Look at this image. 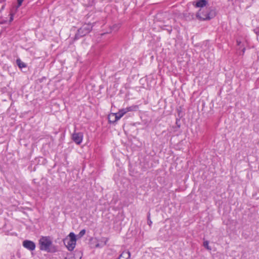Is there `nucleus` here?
<instances>
[{
	"label": "nucleus",
	"instance_id": "dca6fc26",
	"mask_svg": "<svg viewBox=\"0 0 259 259\" xmlns=\"http://www.w3.org/2000/svg\"><path fill=\"white\" fill-rule=\"evenodd\" d=\"M118 29V25H116V24L114 25L112 28V29H113L114 30H117Z\"/></svg>",
	"mask_w": 259,
	"mask_h": 259
},
{
	"label": "nucleus",
	"instance_id": "4468645a",
	"mask_svg": "<svg viewBox=\"0 0 259 259\" xmlns=\"http://www.w3.org/2000/svg\"><path fill=\"white\" fill-rule=\"evenodd\" d=\"M150 218V212H148V216H147V223L149 226H151L152 223Z\"/></svg>",
	"mask_w": 259,
	"mask_h": 259
},
{
	"label": "nucleus",
	"instance_id": "39448f33",
	"mask_svg": "<svg viewBox=\"0 0 259 259\" xmlns=\"http://www.w3.org/2000/svg\"><path fill=\"white\" fill-rule=\"evenodd\" d=\"M126 111L124 108L120 110L118 112L115 113H111L108 116V121L110 123H114L119 119H120L125 114Z\"/></svg>",
	"mask_w": 259,
	"mask_h": 259
},
{
	"label": "nucleus",
	"instance_id": "f3484780",
	"mask_svg": "<svg viewBox=\"0 0 259 259\" xmlns=\"http://www.w3.org/2000/svg\"><path fill=\"white\" fill-rule=\"evenodd\" d=\"M10 15V18L9 21H10V22H11L13 20L14 14L12 13H11Z\"/></svg>",
	"mask_w": 259,
	"mask_h": 259
},
{
	"label": "nucleus",
	"instance_id": "1a4fd4ad",
	"mask_svg": "<svg viewBox=\"0 0 259 259\" xmlns=\"http://www.w3.org/2000/svg\"><path fill=\"white\" fill-rule=\"evenodd\" d=\"M131 257L130 251H123L118 257V259H128Z\"/></svg>",
	"mask_w": 259,
	"mask_h": 259
},
{
	"label": "nucleus",
	"instance_id": "20e7f679",
	"mask_svg": "<svg viewBox=\"0 0 259 259\" xmlns=\"http://www.w3.org/2000/svg\"><path fill=\"white\" fill-rule=\"evenodd\" d=\"M63 243L68 250H73L76 243V236L75 234L73 232L70 233L68 236L64 239Z\"/></svg>",
	"mask_w": 259,
	"mask_h": 259
},
{
	"label": "nucleus",
	"instance_id": "2eb2a0df",
	"mask_svg": "<svg viewBox=\"0 0 259 259\" xmlns=\"http://www.w3.org/2000/svg\"><path fill=\"white\" fill-rule=\"evenodd\" d=\"M23 0H17V8L20 7L22 5Z\"/></svg>",
	"mask_w": 259,
	"mask_h": 259
},
{
	"label": "nucleus",
	"instance_id": "ddd939ff",
	"mask_svg": "<svg viewBox=\"0 0 259 259\" xmlns=\"http://www.w3.org/2000/svg\"><path fill=\"white\" fill-rule=\"evenodd\" d=\"M209 244V242L208 241H204L203 242V246L206 248L208 250H211V248L210 247V246H209L208 245Z\"/></svg>",
	"mask_w": 259,
	"mask_h": 259
},
{
	"label": "nucleus",
	"instance_id": "6ab92c4d",
	"mask_svg": "<svg viewBox=\"0 0 259 259\" xmlns=\"http://www.w3.org/2000/svg\"><path fill=\"white\" fill-rule=\"evenodd\" d=\"M178 123V118H176V123L177 124Z\"/></svg>",
	"mask_w": 259,
	"mask_h": 259
},
{
	"label": "nucleus",
	"instance_id": "aec40b11",
	"mask_svg": "<svg viewBox=\"0 0 259 259\" xmlns=\"http://www.w3.org/2000/svg\"><path fill=\"white\" fill-rule=\"evenodd\" d=\"M242 52H243V53H244V52H245V48H243Z\"/></svg>",
	"mask_w": 259,
	"mask_h": 259
},
{
	"label": "nucleus",
	"instance_id": "423d86ee",
	"mask_svg": "<svg viewBox=\"0 0 259 259\" xmlns=\"http://www.w3.org/2000/svg\"><path fill=\"white\" fill-rule=\"evenodd\" d=\"M82 139L83 134L81 132H75L72 135V140L77 145H79L81 143Z\"/></svg>",
	"mask_w": 259,
	"mask_h": 259
},
{
	"label": "nucleus",
	"instance_id": "9b49d317",
	"mask_svg": "<svg viewBox=\"0 0 259 259\" xmlns=\"http://www.w3.org/2000/svg\"><path fill=\"white\" fill-rule=\"evenodd\" d=\"M16 63L20 68L26 67V64L22 62V61L20 59H17L16 60Z\"/></svg>",
	"mask_w": 259,
	"mask_h": 259
},
{
	"label": "nucleus",
	"instance_id": "a211bd4d",
	"mask_svg": "<svg viewBox=\"0 0 259 259\" xmlns=\"http://www.w3.org/2000/svg\"><path fill=\"white\" fill-rule=\"evenodd\" d=\"M237 45L239 46L241 44V41L239 40H237Z\"/></svg>",
	"mask_w": 259,
	"mask_h": 259
},
{
	"label": "nucleus",
	"instance_id": "f03ea898",
	"mask_svg": "<svg viewBox=\"0 0 259 259\" xmlns=\"http://www.w3.org/2000/svg\"><path fill=\"white\" fill-rule=\"evenodd\" d=\"M216 15V11L214 8H206L205 9H200L197 13L196 18L201 21L208 20Z\"/></svg>",
	"mask_w": 259,
	"mask_h": 259
},
{
	"label": "nucleus",
	"instance_id": "f257e3e1",
	"mask_svg": "<svg viewBox=\"0 0 259 259\" xmlns=\"http://www.w3.org/2000/svg\"><path fill=\"white\" fill-rule=\"evenodd\" d=\"M38 245L40 250L47 252H55L57 251L56 247L53 245L49 236H41L39 239Z\"/></svg>",
	"mask_w": 259,
	"mask_h": 259
},
{
	"label": "nucleus",
	"instance_id": "6e6552de",
	"mask_svg": "<svg viewBox=\"0 0 259 259\" xmlns=\"http://www.w3.org/2000/svg\"><path fill=\"white\" fill-rule=\"evenodd\" d=\"M207 4V0H198L193 3V5L195 7L201 8V9L206 6Z\"/></svg>",
	"mask_w": 259,
	"mask_h": 259
},
{
	"label": "nucleus",
	"instance_id": "0eeeda50",
	"mask_svg": "<svg viewBox=\"0 0 259 259\" xmlns=\"http://www.w3.org/2000/svg\"><path fill=\"white\" fill-rule=\"evenodd\" d=\"M23 246L30 251H33L35 248V243L28 240H25L23 242Z\"/></svg>",
	"mask_w": 259,
	"mask_h": 259
},
{
	"label": "nucleus",
	"instance_id": "f8f14e48",
	"mask_svg": "<svg viewBox=\"0 0 259 259\" xmlns=\"http://www.w3.org/2000/svg\"><path fill=\"white\" fill-rule=\"evenodd\" d=\"M85 232H86L85 230L82 229L79 232L78 234H77V236H76L78 238H80L85 234Z\"/></svg>",
	"mask_w": 259,
	"mask_h": 259
},
{
	"label": "nucleus",
	"instance_id": "9d476101",
	"mask_svg": "<svg viewBox=\"0 0 259 259\" xmlns=\"http://www.w3.org/2000/svg\"><path fill=\"white\" fill-rule=\"evenodd\" d=\"M138 105H133V106L127 107L124 108L126 113L128 112H130V111H136L138 110Z\"/></svg>",
	"mask_w": 259,
	"mask_h": 259
},
{
	"label": "nucleus",
	"instance_id": "7ed1b4c3",
	"mask_svg": "<svg viewBox=\"0 0 259 259\" xmlns=\"http://www.w3.org/2000/svg\"><path fill=\"white\" fill-rule=\"evenodd\" d=\"M95 23H85L79 28L75 35L74 40H77L89 34L93 29Z\"/></svg>",
	"mask_w": 259,
	"mask_h": 259
}]
</instances>
